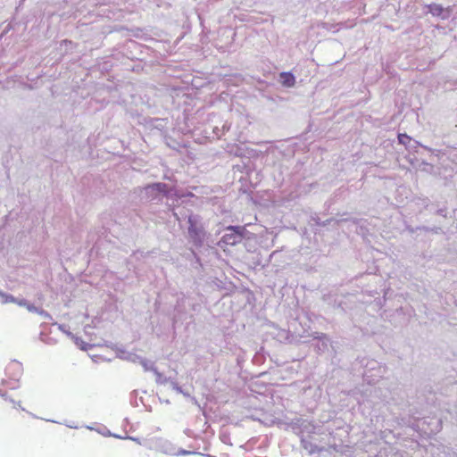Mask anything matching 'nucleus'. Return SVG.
<instances>
[{
  "mask_svg": "<svg viewBox=\"0 0 457 457\" xmlns=\"http://www.w3.org/2000/svg\"><path fill=\"white\" fill-rule=\"evenodd\" d=\"M74 46H75L74 43L72 41H71V40H68V39H64V40H62L61 42V48L62 46L65 47V49H64V53L65 54H67L69 52H71L73 50V48H74Z\"/></svg>",
  "mask_w": 457,
  "mask_h": 457,
  "instance_id": "4be33fe9",
  "label": "nucleus"
},
{
  "mask_svg": "<svg viewBox=\"0 0 457 457\" xmlns=\"http://www.w3.org/2000/svg\"><path fill=\"white\" fill-rule=\"evenodd\" d=\"M425 8L427 9V13H431L435 17H440L443 20L449 17V14L441 4L432 3L426 4Z\"/></svg>",
  "mask_w": 457,
  "mask_h": 457,
  "instance_id": "9d476101",
  "label": "nucleus"
},
{
  "mask_svg": "<svg viewBox=\"0 0 457 457\" xmlns=\"http://www.w3.org/2000/svg\"><path fill=\"white\" fill-rule=\"evenodd\" d=\"M139 401H140V403H143V399H142V397H140V398H139Z\"/></svg>",
  "mask_w": 457,
  "mask_h": 457,
  "instance_id": "49530a36",
  "label": "nucleus"
},
{
  "mask_svg": "<svg viewBox=\"0 0 457 457\" xmlns=\"http://www.w3.org/2000/svg\"><path fill=\"white\" fill-rule=\"evenodd\" d=\"M67 325L65 324H58V328L62 331L64 334L67 335V332H71L69 329L66 328Z\"/></svg>",
  "mask_w": 457,
  "mask_h": 457,
  "instance_id": "c9c22d12",
  "label": "nucleus"
},
{
  "mask_svg": "<svg viewBox=\"0 0 457 457\" xmlns=\"http://www.w3.org/2000/svg\"><path fill=\"white\" fill-rule=\"evenodd\" d=\"M16 302H17V297L13 296L11 294H7V293L1 291V293H0V303H3V304L8 303H16Z\"/></svg>",
  "mask_w": 457,
  "mask_h": 457,
  "instance_id": "a211bd4d",
  "label": "nucleus"
},
{
  "mask_svg": "<svg viewBox=\"0 0 457 457\" xmlns=\"http://www.w3.org/2000/svg\"><path fill=\"white\" fill-rule=\"evenodd\" d=\"M304 422L305 421H303V423H301V424L296 423L298 425L297 428H307L308 425L304 424Z\"/></svg>",
  "mask_w": 457,
  "mask_h": 457,
  "instance_id": "58836bf2",
  "label": "nucleus"
},
{
  "mask_svg": "<svg viewBox=\"0 0 457 457\" xmlns=\"http://www.w3.org/2000/svg\"><path fill=\"white\" fill-rule=\"evenodd\" d=\"M342 302H337L336 299L333 301L332 307L334 309H340L342 312H345V309L342 306Z\"/></svg>",
  "mask_w": 457,
  "mask_h": 457,
  "instance_id": "c756f323",
  "label": "nucleus"
},
{
  "mask_svg": "<svg viewBox=\"0 0 457 457\" xmlns=\"http://www.w3.org/2000/svg\"><path fill=\"white\" fill-rule=\"evenodd\" d=\"M66 426H67L69 428H74V429L79 428V427H78V426H73V425H69V424H66Z\"/></svg>",
  "mask_w": 457,
  "mask_h": 457,
  "instance_id": "79ce46f5",
  "label": "nucleus"
},
{
  "mask_svg": "<svg viewBox=\"0 0 457 457\" xmlns=\"http://www.w3.org/2000/svg\"><path fill=\"white\" fill-rule=\"evenodd\" d=\"M137 362L142 365L145 371H153V372L155 371L156 367L154 365V362H153L142 356H140V359L138 360Z\"/></svg>",
  "mask_w": 457,
  "mask_h": 457,
  "instance_id": "f3484780",
  "label": "nucleus"
},
{
  "mask_svg": "<svg viewBox=\"0 0 457 457\" xmlns=\"http://www.w3.org/2000/svg\"><path fill=\"white\" fill-rule=\"evenodd\" d=\"M85 428L89 429V428H94L92 426H85Z\"/></svg>",
  "mask_w": 457,
  "mask_h": 457,
  "instance_id": "c03bdc74",
  "label": "nucleus"
},
{
  "mask_svg": "<svg viewBox=\"0 0 457 457\" xmlns=\"http://www.w3.org/2000/svg\"><path fill=\"white\" fill-rule=\"evenodd\" d=\"M187 223L189 242L196 249L204 247L205 242L208 243L211 234L205 230L202 216L191 212L187 217ZM207 245L209 246V244Z\"/></svg>",
  "mask_w": 457,
  "mask_h": 457,
  "instance_id": "f257e3e1",
  "label": "nucleus"
},
{
  "mask_svg": "<svg viewBox=\"0 0 457 457\" xmlns=\"http://www.w3.org/2000/svg\"><path fill=\"white\" fill-rule=\"evenodd\" d=\"M12 366L16 367L20 371L22 370L21 363L17 361H13L12 363L7 369H11Z\"/></svg>",
  "mask_w": 457,
  "mask_h": 457,
  "instance_id": "f704fd0d",
  "label": "nucleus"
},
{
  "mask_svg": "<svg viewBox=\"0 0 457 457\" xmlns=\"http://www.w3.org/2000/svg\"><path fill=\"white\" fill-rule=\"evenodd\" d=\"M102 345H104L106 347H109V348L114 350L116 352V354L118 353L119 350H120V348H121V346H119L111 341H104V343Z\"/></svg>",
  "mask_w": 457,
  "mask_h": 457,
  "instance_id": "a878e982",
  "label": "nucleus"
},
{
  "mask_svg": "<svg viewBox=\"0 0 457 457\" xmlns=\"http://www.w3.org/2000/svg\"><path fill=\"white\" fill-rule=\"evenodd\" d=\"M1 395H2L5 400H9L10 402L13 403V400H12V399H11V398L9 399V398L7 397V394H6V393H4V394H1Z\"/></svg>",
  "mask_w": 457,
  "mask_h": 457,
  "instance_id": "ea45409f",
  "label": "nucleus"
},
{
  "mask_svg": "<svg viewBox=\"0 0 457 457\" xmlns=\"http://www.w3.org/2000/svg\"><path fill=\"white\" fill-rule=\"evenodd\" d=\"M132 45L137 46V44L136 42H134V41L132 42Z\"/></svg>",
  "mask_w": 457,
  "mask_h": 457,
  "instance_id": "a18cd8bd",
  "label": "nucleus"
},
{
  "mask_svg": "<svg viewBox=\"0 0 457 457\" xmlns=\"http://www.w3.org/2000/svg\"><path fill=\"white\" fill-rule=\"evenodd\" d=\"M262 415L266 416L265 414ZM259 421L266 427H270L275 424V420L272 418L268 419L267 417H265V420L259 419Z\"/></svg>",
  "mask_w": 457,
  "mask_h": 457,
  "instance_id": "bb28decb",
  "label": "nucleus"
},
{
  "mask_svg": "<svg viewBox=\"0 0 457 457\" xmlns=\"http://www.w3.org/2000/svg\"><path fill=\"white\" fill-rule=\"evenodd\" d=\"M137 395V392L136 390L131 393V403L136 406H138Z\"/></svg>",
  "mask_w": 457,
  "mask_h": 457,
  "instance_id": "473e14b6",
  "label": "nucleus"
},
{
  "mask_svg": "<svg viewBox=\"0 0 457 457\" xmlns=\"http://www.w3.org/2000/svg\"><path fill=\"white\" fill-rule=\"evenodd\" d=\"M67 336L73 340L75 345L79 347V349L83 351H87L88 349H91L95 346V345H91L88 343H85L81 337L75 336L71 332H67Z\"/></svg>",
  "mask_w": 457,
  "mask_h": 457,
  "instance_id": "4468645a",
  "label": "nucleus"
},
{
  "mask_svg": "<svg viewBox=\"0 0 457 457\" xmlns=\"http://www.w3.org/2000/svg\"><path fill=\"white\" fill-rule=\"evenodd\" d=\"M398 143L401 145H403L409 152H414L419 153V149L422 148L425 151H428L431 154H434L435 152L439 153V150L431 149L426 145H423L419 141L413 139L410 136H408L406 133H398L397 135Z\"/></svg>",
  "mask_w": 457,
  "mask_h": 457,
  "instance_id": "0eeeda50",
  "label": "nucleus"
},
{
  "mask_svg": "<svg viewBox=\"0 0 457 457\" xmlns=\"http://www.w3.org/2000/svg\"><path fill=\"white\" fill-rule=\"evenodd\" d=\"M116 357L134 363L137 362L138 360L140 359V355L128 352L122 346L120 350H119Z\"/></svg>",
  "mask_w": 457,
  "mask_h": 457,
  "instance_id": "ddd939ff",
  "label": "nucleus"
},
{
  "mask_svg": "<svg viewBox=\"0 0 457 457\" xmlns=\"http://www.w3.org/2000/svg\"><path fill=\"white\" fill-rule=\"evenodd\" d=\"M355 363L359 364L360 366L369 369V370H374L376 366L378 365V362L374 360H369L365 357L363 358H356Z\"/></svg>",
  "mask_w": 457,
  "mask_h": 457,
  "instance_id": "dca6fc26",
  "label": "nucleus"
},
{
  "mask_svg": "<svg viewBox=\"0 0 457 457\" xmlns=\"http://www.w3.org/2000/svg\"><path fill=\"white\" fill-rule=\"evenodd\" d=\"M170 386L172 389H174L176 392L182 394L185 396L189 397L190 394L187 391H185L176 381L170 380Z\"/></svg>",
  "mask_w": 457,
  "mask_h": 457,
  "instance_id": "412c9836",
  "label": "nucleus"
},
{
  "mask_svg": "<svg viewBox=\"0 0 457 457\" xmlns=\"http://www.w3.org/2000/svg\"><path fill=\"white\" fill-rule=\"evenodd\" d=\"M39 307H37L35 306L33 303L28 302L27 303V306H26V309L30 312H35L37 313V310H38Z\"/></svg>",
  "mask_w": 457,
  "mask_h": 457,
  "instance_id": "7c9ffc66",
  "label": "nucleus"
},
{
  "mask_svg": "<svg viewBox=\"0 0 457 457\" xmlns=\"http://www.w3.org/2000/svg\"><path fill=\"white\" fill-rule=\"evenodd\" d=\"M37 313L39 314L40 316H42L44 319H46V320L53 319L52 315L48 312L45 311L44 309H42L40 307L38 308Z\"/></svg>",
  "mask_w": 457,
  "mask_h": 457,
  "instance_id": "cd10ccee",
  "label": "nucleus"
},
{
  "mask_svg": "<svg viewBox=\"0 0 457 457\" xmlns=\"http://www.w3.org/2000/svg\"><path fill=\"white\" fill-rule=\"evenodd\" d=\"M103 435L104 436H112L118 437V438H127L129 436L127 430H123V435L112 434L110 430H104Z\"/></svg>",
  "mask_w": 457,
  "mask_h": 457,
  "instance_id": "393cba45",
  "label": "nucleus"
},
{
  "mask_svg": "<svg viewBox=\"0 0 457 457\" xmlns=\"http://www.w3.org/2000/svg\"><path fill=\"white\" fill-rule=\"evenodd\" d=\"M94 327H96V326L95 325L94 326L93 325H87V326H85V332L87 333V328H94Z\"/></svg>",
  "mask_w": 457,
  "mask_h": 457,
  "instance_id": "a19ab883",
  "label": "nucleus"
},
{
  "mask_svg": "<svg viewBox=\"0 0 457 457\" xmlns=\"http://www.w3.org/2000/svg\"><path fill=\"white\" fill-rule=\"evenodd\" d=\"M39 339L42 342H44V343H46L47 345H54L56 343L55 339H54V338H52L50 337L46 336L44 332H41L39 334Z\"/></svg>",
  "mask_w": 457,
  "mask_h": 457,
  "instance_id": "b1692460",
  "label": "nucleus"
},
{
  "mask_svg": "<svg viewBox=\"0 0 457 457\" xmlns=\"http://www.w3.org/2000/svg\"><path fill=\"white\" fill-rule=\"evenodd\" d=\"M279 83L284 87H293L295 85V76L292 71H282L278 74Z\"/></svg>",
  "mask_w": 457,
  "mask_h": 457,
  "instance_id": "9b49d317",
  "label": "nucleus"
},
{
  "mask_svg": "<svg viewBox=\"0 0 457 457\" xmlns=\"http://www.w3.org/2000/svg\"><path fill=\"white\" fill-rule=\"evenodd\" d=\"M414 311L410 307H399L393 313L392 321L395 327L406 326L410 322V319L412 316Z\"/></svg>",
  "mask_w": 457,
  "mask_h": 457,
  "instance_id": "6e6552de",
  "label": "nucleus"
},
{
  "mask_svg": "<svg viewBox=\"0 0 457 457\" xmlns=\"http://www.w3.org/2000/svg\"><path fill=\"white\" fill-rule=\"evenodd\" d=\"M163 196L166 198L179 197L177 189L175 187H170L168 185Z\"/></svg>",
  "mask_w": 457,
  "mask_h": 457,
  "instance_id": "5701e85b",
  "label": "nucleus"
},
{
  "mask_svg": "<svg viewBox=\"0 0 457 457\" xmlns=\"http://www.w3.org/2000/svg\"><path fill=\"white\" fill-rule=\"evenodd\" d=\"M28 302L29 301L26 300L25 298H17L16 304H18L19 306L26 308Z\"/></svg>",
  "mask_w": 457,
  "mask_h": 457,
  "instance_id": "72a5a7b5",
  "label": "nucleus"
},
{
  "mask_svg": "<svg viewBox=\"0 0 457 457\" xmlns=\"http://www.w3.org/2000/svg\"><path fill=\"white\" fill-rule=\"evenodd\" d=\"M417 397L420 400L419 403L426 407L433 405L436 399L430 386H426L422 391L418 390Z\"/></svg>",
  "mask_w": 457,
  "mask_h": 457,
  "instance_id": "1a4fd4ad",
  "label": "nucleus"
},
{
  "mask_svg": "<svg viewBox=\"0 0 457 457\" xmlns=\"http://www.w3.org/2000/svg\"><path fill=\"white\" fill-rule=\"evenodd\" d=\"M450 158L453 161V162L457 164V147L454 148L450 154Z\"/></svg>",
  "mask_w": 457,
  "mask_h": 457,
  "instance_id": "2f4dec72",
  "label": "nucleus"
},
{
  "mask_svg": "<svg viewBox=\"0 0 457 457\" xmlns=\"http://www.w3.org/2000/svg\"><path fill=\"white\" fill-rule=\"evenodd\" d=\"M329 436L330 433L320 432V430H309L307 435L303 436V446L311 453L327 450L328 445L325 442V439L328 438Z\"/></svg>",
  "mask_w": 457,
  "mask_h": 457,
  "instance_id": "7ed1b4c3",
  "label": "nucleus"
},
{
  "mask_svg": "<svg viewBox=\"0 0 457 457\" xmlns=\"http://www.w3.org/2000/svg\"><path fill=\"white\" fill-rule=\"evenodd\" d=\"M224 235L218 243L220 246H221V244L235 246L245 239H250L253 236V233L248 231L245 226L241 225H229L224 228Z\"/></svg>",
  "mask_w": 457,
  "mask_h": 457,
  "instance_id": "f03ea898",
  "label": "nucleus"
},
{
  "mask_svg": "<svg viewBox=\"0 0 457 457\" xmlns=\"http://www.w3.org/2000/svg\"><path fill=\"white\" fill-rule=\"evenodd\" d=\"M167 188V184L162 182H154L148 184L145 189L147 194L157 193L159 195H164L165 190Z\"/></svg>",
  "mask_w": 457,
  "mask_h": 457,
  "instance_id": "f8f14e48",
  "label": "nucleus"
},
{
  "mask_svg": "<svg viewBox=\"0 0 457 457\" xmlns=\"http://www.w3.org/2000/svg\"><path fill=\"white\" fill-rule=\"evenodd\" d=\"M16 302H17V297L13 296L11 294H7V293L1 291V293H0V303H3V304L8 303H16Z\"/></svg>",
  "mask_w": 457,
  "mask_h": 457,
  "instance_id": "6ab92c4d",
  "label": "nucleus"
},
{
  "mask_svg": "<svg viewBox=\"0 0 457 457\" xmlns=\"http://www.w3.org/2000/svg\"><path fill=\"white\" fill-rule=\"evenodd\" d=\"M132 71L136 72H140L141 71H143V66L141 64L135 65L132 68Z\"/></svg>",
  "mask_w": 457,
  "mask_h": 457,
  "instance_id": "4c0bfd02",
  "label": "nucleus"
},
{
  "mask_svg": "<svg viewBox=\"0 0 457 457\" xmlns=\"http://www.w3.org/2000/svg\"><path fill=\"white\" fill-rule=\"evenodd\" d=\"M295 334H296V331H295L293 334L289 330L281 329L276 335V338L280 342L292 343Z\"/></svg>",
  "mask_w": 457,
  "mask_h": 457,
  "instance_id": "2eb2a0df",
  "label": "nucleus"
},
{
  "mask_svg": "<svg viewBox=\"0 0 457 457\" xmlns=\"http://www.w3.org/2000/svg\"><path fill=\"white\" fill-rule=\"evenodd\" d=\"M310 327L308 328H303L302 333H298L296 337L302 338L305 337H312V341H316V343H312V345L314 346L315 351L319 354H322L328 351L329 346L333 348L332 340L328 334L322 332H309Z\"/></svg>",
  "mask_w": 457,
  "mask_h": 457,
  "instance_id": "20e7f679",
  "label": "nucleus"
},
{
  "mask_svg": "<svg viewBox=\"0 0 457 457\" xmlns=\"http://www.w3.org/2000/svg\"><path fill=\"white\" fill-rule=\"evenodd\" d=\"M192 253H193L194 256L195 257L196 261H197V262H200V258H199V256L196 254V253H195V252H194V251H193Z\"/></svg>",
  "mask_w": 457,
  "mask_h": 457,
  "instance_id": "37998d69",
  "label": "nucleus"
},
{
  "mask_svg": "<svg viewBox=\"0 0 457 457\" xmlns=\"http://www.w3.org/2000/svg\"><path fill=\"white\" fill-rule=\"evenodd\" d=\"M446 212H447L446 209H445V208H441L436 211V214L443 216V217H446Z\"/></svg>",
  "mask_w": 457,
  "mask_h": 457,
  "instance_id": "e433bc0d",
  "label": "nucleus"
},
{
  "mask_svg": "<svg viewBox=\"0 0 457 457\" xmlns=\"http://www.w3.org/2000/svg\"><path fill=\"white\" fill-rule=\"evenodd\" d=\"M408 428H425L426 427L434 428H442L443 421L440 418L436 416H425V415H411L409 417Z\"/></svg>",
  "mask_w": 457,
  "mask_h": 457,
  "instance_id": "423d86ee",
  "label": "nucleus"
},
{
  "mask_svg": "<svg viewBox=\"0 0 457 457\" xmlns=\"http://www.w3.org/2000/svg\"><path fill=\"white\" fill-rule=\"evenodd\" d=\"M342 216L346 217L340 219L329 218L326 220H321L318 215H314L312 216V220L315 223V225L319 227L333 225L335 229H337L340 226V224L344 222H351L354 225H357L362 233L364 232V230H367V228L363 226V223L365 222L363 219L349 216L348 213H343Z\"/></svg>",
  "mask_w": 457,
  "mask_h": 457,
  "instance_id": "39448f33",
  "label": "nucleus"
},
{
  "mask_svg": "<svg viewBox=\"0 0 457 457\" xmlns=\"http://www.w3.org/2000/svg\"><path fill=\"white\" fill-rule=\"evenodd\" d=\"M154 375L156 376V383L157 384H166L170 383V380H172L170 378L163 377V375L155 369V371H154Z\"/></svg>",
  "mask_w": 457,
  "mask_h": 457,
  "instance_id": "aec40b11",
  "label": "nucleus"
},
{
  "mask_svg": "<svg viewBox=\"0 0 457 457\" xmlns=\"http://www.w3.org/2000/svg\"><path fill=\"white\" fill-rule=\"evenodd\" d=\"M337 26V24H333V23H329V22H322L320 27H321L322 29H324L326 30H332V29H335Z\"/></svg>",
  "mask_w": 457,
  "mask_h": 457,
  "instance_id": "c85d7f7f",
  "label": "nucleus"
}]
</instances>
